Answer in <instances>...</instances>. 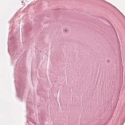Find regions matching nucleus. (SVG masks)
I'll return each mask as SVG.
<instances>
[{
	"instance_id": "f257e3e1",
	"label": "nucleus",
	"mask_w": 125,
	"mask_h": 125,
	"mask_svg": "<svg viewBox=\"0 0 125 125\" xmlns=\"http://www.w3.org/2000/svg\"><path fill=\"white\" fill-rule=\"evenodd\" d=\"M18 88H17V87L16 88V90H17V92L19 91V90L20 91V90H19Z\"/></svg>"
},
{
	"instance_id": "f03ea898",
	"label": "nucleus",
	"mask_w": 125,
	"mask_h": 125,
	"mask_svg": "<svg viewBox=\"0 0 125 125\" xmlns=\"http://www.w3.org/2000/svg\"><path fill=\"white\" fill-rule=\"evenodd\" d=\"M114 29V30H115V32L116 34L117 35V33L116 32V31H115V29Z\"/></svg>"
},
{
	"instance_id": "7ed1b4c3",
	"label": "nucleus",
	"mask_w": 125,
	"mask_h": 125,
	"mask_svg": "<svg viewBox=\"0 0 125 125\" xmlns=\"http://www.w3.org/2000/svg\"><path fill=\"white\" fill-rule=\"evenodd\" d=\"M65 31H66V30H65Z\"/></svg>"
}]
</instances>
